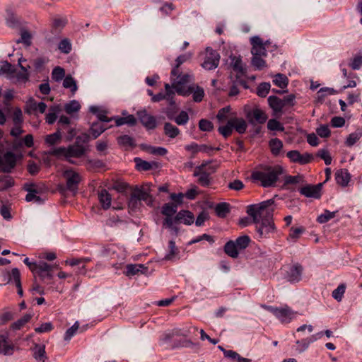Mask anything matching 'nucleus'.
<instances>
[{
  "mask_svg": "<svg viewBox=\"0 0 362 362\" xmlns=\"http://www.w3.org/2000/svg\"><path fill=\"white\" fill-rule=\"evenodd\" d=\"M274 204L273 199L262 202L258 204H252L247 206V213L252 217V223H260L257 227L259 238H269V234L275 230L273 221L274 209L271 206Z\"/></svg>",
  "mask_w": 362,
  "mask_h": 362,
  "instance_id": "nucleus-1",
  "label": "nucleus"
},
{
  "mask_svg": "<svg viewBox=\"0 0 362 362\" xmlns=\"http://www.w3.org/2000/svg\"><path fill=\"white\" fill-rule=\"evenodd\" d=\"M283 168L279 165L274 167L266 166L264 171H255L251 175L254 180L260 181L264 187L274 186L279 180V176L283 173Z\"/></svg>",
  "mask_w": 362,
  "mask_h": 362,
  "instance_id": "nucleus-2",
  "label": "nucleus"
},
{
  "mask_svg": "<svg viewBox=\"0 0 362 362\" xmlns=\"http://www.w3.org/2000/svg\"><path fill=\"white\" fill-rule=\"evenodd\" d=\"M194 79L193 74L190 72L182 74L178 69L177 74H171L172 86L176 92L183 96H188L192 93V88L186 85Z\"/></svg>",
  "mask_w": 362,
  "mask_h": 362,
  "instance_id": "nucleus-3",
  "label": "nucleus"
},
{
  "mask_svg": "<svg viewBox=\"0 0 362 362\" xmlns=\"http://www.w3.org/2000/svg\"><path fill=\"white\" fill-rule=\"evenodd\" d=\"M62 175L66 180V189L71 192L73 195H76L78 192V185L82 181L81 175L72 168H69L63 172Z\"/></svg>",
  "mask_w": 362,
  "mask_h": 362,
  "instance_id": "nucleus-4",
  "label": "nucleus"
},
{
  "mask_svg": "<svg viewBox=\"0 0 362 362\" xmlns=\"http://www.w3.org/2000/svg\"><path fill=\"white\" fill-rule=\"evenodd\" d=\"M86 153L83 146L75 144L66 147H59L54 149L51 154L54 156H63L64 157L81 158Z\"/></svg>",
  "mask_w": 362,
  "mask_h": 362,
  "instance_id": "nucleus-5",
  "label": "nucleus"
},
{
  "mask_svg": "<svg viewBox=\"0 0 362 362\" xmlns=\"http://www.w3.org/2000/svg\"><path fill=\"white\" fill-rule=\"evenodd\" d=\"M268 311L272 313L281 322H289L296 314L288 305L281 308H276L269 305H262Z\"/></svg>",
  "mask_w": 362,
  "mask_h": 362,
  "instance_id": "nucleus-6",
  "label": "nucleus"
},
{
  "mask_svg": "<svg viewBox=\"0 0 362 362\" xmlns=\"http://www.w3.org/2000/svg\"><path fill=\"white\" fill-rule=\"evenodd\" d=\"M144 201L147 204L151 205L153 204V199L150 194H148L136 187L133 193L131 195L129 201V206L131 207H136L139 201Z\"/></svg>",
  "mask_w": 362,
  "mask_h": 362,
  "instance_id": "nucleus-7",
  "label": "nucleus"
},
{
  "mask_svg": "<svg viewBox=\"0 0 362 362\" xmlns=\"http://www.w3.org/2000/svg\"><path fill=\"white\" fill-rule=\"evenodd\" d=\"M16 162V156L13 152H6L3 156H0V171L7 173H11L15 168Z\"/></svg>",
  "mask_w": 362,
  "mask_h": 362,
  "instance_id": "nucleus-8",
  "label": "nucleus"
},
{
  "mask_svg": "<svg viewBox=\"0 0 362 362\" xmlns=\"http://www.w3.org/2000/svg\"><path fill=\"white\" fill-rule=\"evenodd\" d=\"M219 61V54L212 49L207 48L206 57L202 64V66L206 70H212L218 66Z\"/></svg>",
  "mask_w": 362,
  "mask_h": 362,
  "instance_id": "nucleus-9",
  "label": "nucleus"
},
{
  "mask_svg": "<svg viewBox=\"0 0 362 362\" xmlns=\"http://www.w3.org/2000/svg\"><path fill=\"white\" fill-rule=\"evenodd\" d=\"M136 116L141 124L146 129H154L157 126L156 117L148 114L146 109L137 111Z\"/></svg>",
  "mask_w": 362,
  "mask_h": 362,
  "instance_id": "nucleus-10",
  "label": "nucleus"
},
{
  "mask_svg": "<svg viewBox=\"0 0 362 362\" xmlns=\"http://www.w3.org/2000/svg\"><path fill=\"white\" fill-rule=\"evenodd\" d=\"M56 266L50 265L45 262H40L37 265L35 274H37L42 281L53 279L52 271Z\"/></svg>",
  "mask_w": 362,
  "mask_h": 362,
  "instance_id": "nucleus-11",
  "label": "nucleus"
},
{
  "mask_svg": "<svg viewBox=\"0 0 362 362\" xmlns=\"http://www.w3.org/2000/svg\"><path fill=\"white\" fill-rule=\"evenodd\" d=\"M322 187V183H318L315 185H306L299 189V192L305 197L320 199L321 197Z\"/></svg>",
  "mask_w": 362,
  "mask_h": 362,
  "instance_id": "nucleus-12",
  "label": "nucleus"
},
{
  "mask_svg": "<svg viewBox=\"0 0 362 362\" xmlns=\"http://www.w3.org/2000/svg\"><path fill=\"white\" fill-rule=\"evenodd\" d=\"M24 189L28 192L25 196V200L28 202H35L42 204L43 199L39 196L40 191L37 189V186L34 183H26L24 185Z\"/></svg>",
  "mask_w": 362,
  "mask_h": 362,
  "instance_id": "nucleus-13",
  "label": "nucleus"
},
{
  "mask_svg": "<svg viewBox=\"0 0 362 362\" xmlns=\"http://www.w3.org/2000/svg\"><path fill=\"white\" fill-rule=\"evenodd\" d=\"M207 163H202L195 168L193 175L198 177V182L203 187H208L211 184L210 173L206 170Z\"/></svg>",
  "mask_w": 362,
  "mask_h": 362,
  "instance_id": "nucleus-14",
  "label": "nucleus"
},
{
  "mask_svg": "<svg viewBox=\"0 0 362 362\" xmlns=\"http://www.w3.org/2000/svg\"><path fill=\"white\" fill-rule=\"evenodd\" d=\"M246 116L249 122L252 124L255 123L263 124L268 118L267 114L259 108L253 109L252 111L247 112Z\"/></svg>",
  "mask_w": 362,
  "mask_h": 362,
  "instance_id": "nucleus-15",
  "label": "nucleus"
},
{
  "mask_svg": "<svg viewBox=\"0 0 362 362\" xmlns=\"http://www.w3.org/2000/svg\"><path fill=\"white\" fill-rule=\"evenodd\" d=\"M252 45L251 53L252 56H267V50L262 40L258 36H254L250 39Z\"/></svg>",
  "mask_w": 362,
  "mask_h": 362,
  "instance_id": "nucleus-16",
  "label": "nucleus"
},
{
  "mask_svg": "<svg viewBox=\"0 0 362 362\" xmlns=\"http://www.w3.org/2000/svg\"><path fill=\"white\" fill-rule=\"evenodd\" d=\"M6 279L7 281L6 283H9L12 281V279L14 281L16 286L18 288V294L21 296H23V288H22V284L21 281V273L18 268H13L12 269L11 272H6Z\"/></svg>",
  "mask_w": 362,
  "mask_h": 362,
  "instance_id": "nucleus-17",
  "label": "nucleus"
},
{
  "mask_svg": "<svg viewBox=\"0 0 362 362\" xmlns=\"http://www.w3.org/2000/svg\"><path fill=\"white\" fill-rule=\"evenodd\" d=\"M33 356L37 362H45L47 359L45 351V345L35 343L33 347L31 348Z\"/></svg>",
  "mask_w": 362,
  "mask_h": 362,
  "instance_id": "nucleus-18",
  "label": "nucleus"
},
{
  "mask_svg": "<svg viewBox=\"0 0 362 362\" xmlns=\"http://www.w3.org/2000/svg\"><path fill=\"white\" fill-rule=\"evenodd\" d=\"M194 221L193 214L187 210H181L175 216V221L176 223L181 222L186 225H191Z\"/></svg>",
  "mask_w": 362,
  "mask_h": 362,
  "instance_id": "nucleus-19",
  "label": "nucleus"
},
{
  "mask_svg": "<svg viewBox=\"0 0 362 362\" xmlns=\"http://www.w3.org/2000/svg\"><path fill=\"white\" fill-rule=\"evenodd\" d=\"M350 174L346 169L338 170L335 173V180L338 185L346 187L350 181Z\"/></svg>",
  "mask_w": 362,
  "mask_h": 362,
  "instance_id": "nucleus-20",
  "label": "nucleus"
},
{
  "mask_svg": "<svg viewBox=\"0 0 362 362\" xmlns=\"http://www.w3.org/2000/svg\"><path fill=\"white\" fill-rule=\"evenodd\" d=\"M134 162L138 170L147 171L159 167V164L156 162H148L138 157L134 158Z\"/></svg>",
  "mask_w": 362,
  "mask_h": 362,
  "instance_id": "nucleus-21",
  "label": "nucleus"
},
{
  "mask_svg": "<svg viewBox=\"0 0 362 362\" xmlns=\"http://www.w3.org/2000/svg\"><path fill=\"white\" fill-rule=\"evenodd\" d=\"M14 346L8 343V337L0 334V354L11 356L13 354Z\"/></svg>",
  "mask_w": 362,
  "mask_h": 362,
  "instance_id": "nucleus-22",
  "label": "nucleus"
},
{
  "mask_svg": "<svg viewBox=\"0 0 362 362\" xmlns=\"http://www.w3.org/2000/svg\"><path fill=\"white\" fill-rule=\"evenodd\" d=\"M303 267L301 265L296 264L293 265L288 272V280L290 282H298L301 279Z\"/></svg>",
  "mask_w": 362,
  "mask_h": 362,
  "instance_id": "nucleus-23",
  "label": "nucleus"
},
{
  "mask_svg": "<svg viewBox=\"0 0 362 362\" xmlns=\"http://www.w3.org/2000/svg\"><path fill=\"white\" fill-rule=\"evenodd\" d=\"M269 107L275 113L281 112L284 107V103H283L281 98L275 95H271L267 99Z\"/></svg>",
  "mask_w": 362,
  "mask_h": 362,
  "instance_id": "nucleus-24",
  "label": "nucleus"
},
{
  "mask_svg": "<svg viewBox=\"0 0 362 362\" xmlns=\"http://www.w3.org/2000/svg\"><path fill=\"white\" fill-rule=\"evenodd\" d=\"M230 121L233 123V127L239 134H244L246 132L247 125L243 118L233 117H230Z\"/></svg>",
  "mask_w": 362,
  "mask_h": 362,
  "instance_id": "nucleus-25",
  "label": "nucleus"
},
{
  "mask_svg": "<svg viewBox=\"0 0 362 362\" xmlns=\"http://www.w3.org/2000/svg\"><path fill=\"white\" fill-rule=\"evenodd\" d=\"M167 117L170 119H173L177 125H185L189 121V115L187 112L182 110L180 112V114L174 117L173 115L171 112H166Z\"/></svg>",
  "mask_w": 362,
  "mask_h": 362,
  "instance_id": "nucleus-26",
  "label": "nucleus"
},
{
  "mask_svg": "<svg viewBox=\"0 0 362 362\" xmlns=\"http://www.w3.org/2000/svg\"><path fill=\"white\" fill-rule=\"evenodd\" d=\"M98 199L104 209H107L111 205L112 197L108 192L103 189L98 193Z\"/></svg>",
  "mask_w": 362,
  "mask_h": 362,
  "instance_id": "nucleus-27",
  "label": "nucleus"
},
{
  "mask_svg": "<svg viewBox=\"0 0 362 362\" xmlns=\"http://www.w3.org/2000/svg\"><path fill=\"white\" fill-rule=\"evenodd\" d=\"M225 253L232 258H237L239 255L238 248L233 240L228 241L224 245Z\"/></svg>",
  "mask_w": 362,
  "mask_h": 362,
  "instance_id": "nucleus-28",
  "label": "nucleus"
},
{
  "mask_svg": "<svg viewBox=\"0 0 362 362\" xmlns=\"http://www.w3.org/2000/svg\"><path fill=\"white\" fill-rule=\"evenodd\" d=\"M118 144L124 147L126 150L128 148H134L136 147V144L134 138L129 135H122L117 139Z\"/></svg>",
  "mask_w": 362,
  "mask_h": 362,
  "instance_id": "nucleus-29",
  "label": "nucleus"
},
{
  "mask_svg": "<svg viewBox=\"0 0 362 362\" xmlns=\"http://www.w3.org/2000/svg\"><path fill=\"white\" fill-rule=\"evenodd\" d=\"M107 127H105L103 124H101L98 122H93L90 127V133L94 139H97L100 134H102Z\"/></svg>",
  "mask_w": 362,
  "mask_h": 362,
  "instance_id": "nucleus-30",
  "label": "nucleus"
},
{
  "mask_svg": "<svg viewBox=\"0 0 362 362\" xmlns=\"http://www.w3.org/2000/svg\"><path fill=\"white\" fill-rule=\"evenodd\" d=\"M127 270L124 272L126 276H130L137 274L139 272H142L141 269L147 271V267H144L142 264H127L126 267Z\"/></svg>",
  "mask_w": 362,
  "mask_h": 362,
  "instance_id": "nucleus-31",
  "label": "nucleus"
},
{
  "mask_svg": "<svg viewBox=\"0 0 362 362\" xmlns=\"http://www.w3.org/2000/svg\"><path fill=\"white\" fill-rule=\"evenodd\" d=\"M189 88H192V93L193 97V100L196 103H199L203 100L204 96V89L195 84H192L189 86Z\"/></svg>",
  "mask_w": 362,
  "mask_h": 362,
  "instance_id": "nucleus-32",
  "label": "nucleus"
},
{
  "mask_svg": "<svg viewBox=\"0 0 362 362\" xmlns=\"http://www.w3.org/2000/svg\"><path fill=\"white\" fill-rule=\"evenodd\" d=\"M186 150L192 151L193 153H197L198 152H208L210 150L214 149L211 146H208L206 145H198L197 144H192L185 147ZM216 150H220L219 148H215Z\"/></svg>",
  "mask_w": 362,
  "mask_h": 362,
  "instance_id": "nucleus-33",
  "label": "nucleus"
},
{
  "mask_svg": "<svg viewBox=\"0 0 362 362\" xmlns=\"http://www.w3.org/2000/svg\"><path fill=\"white\" fill-rule=\"evenodd\" d=\"M164 134L171 138H175L180 134V129L170 122H165L163 127Z\"/></svg>",
  "mask_w": 362,
  "mask_h": 362,
  "instance_id": "nucleus-34",
  "label": "nucleus"
},
{
  "mask_svg": "<svg viewBox=\"0 0 362 362\" xmlns=\"http://www.w3.org/2000/svg\"><path fill=\"white\" fill-rule=\"evenodd\" d=\"M230 211V204L226 202L218 204L215 207V212L218 217L224 218Z\"/></svg>",
  "mask_w": 362,
  "mask_h": 362,
  "instance_id": "nucleus-35",
  "label": "nucleus"
},
{
  "mask_svg": "<svg viewBox=\"0 0 362 362\" xmlns=\"http://www.w3.org/2000/svg\"><path fill=\"white\" fill-rule=\"evenodd\" d=\"M141 148L143 150H145L153 155L165 156L168 152V151L165 148L155 147V146H148L146 144H141Z\"/></svg>",
  "mask_w": 362,
  "mask_h": 362,
  "instance_id": "nucleus-36",
  "label": "nucleus"
},
{
  "mask_svg": "<svg viewBox=\"0 0 362 362\" xmlns=\"http://www.w3.org/2000/svg\"><path fill=\"white\" fill-rule=\"evenodd\" d=\"M61 111V108L59 105H54L52 106L49 108V112L47 114L45 120L46 122L49 124H53L57 118V114Z\"/></svg>",
  "mask_w": 362,
  "mask_h": 362,
  "instance_id": "nucleus-37",
  "label": "nucleus"
},
{
  "mask_svg": "<svg viewBox=\"0 0 362 362\" xmlns=\"http://www.w3.org/2000/svg\"><path fill=\"white\" fill-rule=\"evenodd\" d=\"M63 87L70 88L72 95L75 94L78 88L76 81L71 75H68L64 78Z\"/></svg>",
  "mask_w": 362,
  "mask_h": 362,
  "instance_id": "nucleus-38",
  "label": "nucleus"
},
{
  "mask_svg": "<svg viewBox=\"0 0 362 362\" xmlns=\"http://www.w3.org/2000/svg\"><path fill=\"white\" fill-rule=\"evenodd\" d=\"M177 204L173 203H166L161 209V214L165 216H173L177 212Z\"/></svg>",
  "mask_w": 362,
  "mask_h": 362,
  "instance_id": "nucleus-39",
  "label": "nucleus"
},
{
  "mask_svg": "<svg viewBox=\"0 0 362 362\" xmlns=\"http://www.w3.org/2000/svg\"><path fill=\"white\" fill-rule=\"evenodd\" d=\"M191 57H192V54L189 53L178 56L177 57V59H175V65L174 66V67L172 69V75H175V74H177L178 69H180V66L184 62L189 60L191 58Z\"/></svg>",
  "mask_w": 362,
  "mask_h": 362,
  "instance_id": "nucleus-40",
  "label": "nucleus"
},
{
  "mask_svg": "<svg viewBox=\"0 0 362 362\" xmlns=\"http://www.w3.org/2000/svg\"><path fill=\"white\" fill-rule=\"evenodd\" d=\"M269 144L271 148V151L274 156L279 155L281 148H283L282 141L277 138L271 139Z\"/></svg>",
  "mask_w": 362,
  "mask_h": 362,
  "instance_id": "nucleus-41",
  "label": "nucleus"
},
{
  "mask_svg": "<svg viewBox=\"0 0 362 362\" xmlns=\"http://www.w3.org/2000/svg\"><path fill=\"white\" fill-rule=\"evenodd\" d=\"M317 338L315 336L313 335L311 337L308 339H304L302 340H298L296 341L297 347L296 350L299 352H303L309 346L310 344L315 341Z\"/></svg>",
  "mask_w": 362,
  "mask_h": 362,
  "instance_id": "nucleus-42",
  "label": "nucleus"
},
{
  "mask_svg": "<svg viewBox=\"0 0 362 362\" xmlns=\"http://www.w3.org/2000/svg\"><path fill=\"white\" fill-rule=\"evenodd\" d=\"M233 123L230 119H228L227 123L224 126H221L218 128V132L224 137L228 138L233 132Z\"/></svg>",
  "mask_w": 362,
  "mask_h": 362,
  "instance_id": "nucleus-43",
  "label": "nucleus"
},
{
  "mask_svg": "<svg viewBox=\"0 0 362 362\" xmlns=\"http://www.w3.org/2000/svg\"><path fill=\"white\" fill-rule=\"evenodd\" d=\"M225 357L231 359L233 362H248L250 359L242 357L238 353L233 350L225 351Z\"/></svg>",
  "mask_w": 362,
  "mask_h": 362,
  "instance_id": "nucleus-44",
  "label": "nucleus"
},
{
  "mask_svg": "<svg viewBox=\"0 0 362 362\" xmlns=\"http://www.w3.org/2000/svg\"><path fill=\"white\" fill-rule=\"evenodd\" d=\"M273 83L281 88H286L288 83V79L286 76L282 74H277Z\"/></svg>",
  "mask_w": 362,
  "mask_h": 362,
  "instance_id": "nucleus-45",
  "label": "nucleus"
},
{
  "mask_svg": "<svg viewBox=\"0 0 362 362\" xmlns=\"http://www.w3.org/2000/svg\"><path fill=\"white\" fill-rule=\"evenodd\" d=\"M80 108H81L80 103L77 100H73L70 101L69 103H66L64 105L65 112L69 115H71L74 112H77L78 111H79Z\"/></svg>",
  "mask_w": 362,
  "mask_h": 362,
  "instance_id": "nucleus-46",
  "label": "nucleus"
},
{
  "mask_svg": "<svg viewBox=\"0 0 362 362\" xmlns=\"http://www.w3.org/2000/svg\"><path fill=\"white\" fill-rule=\"evenodd\" d=\"M88 170H95L105 166L104 163L99 159L88 160L86 163Z\"/></svg>",
  "mask_w": 362,
  "mask_h": 362,
  "instance_id": "nucleus-47",
  "label": "nucleus"
},
{
  "mask_svg": "<svg viewBox=\"0 0 362 362\" xmlns=\"http://www.w3.org/2000/svg\"><path fill=\"white\" fill-rule=\"evenodd\" d=\"M231 66L234 71L239 72L240 74L244 73V66L242 59L240 57L234 56L231 57Z\"/></svg>",
  "mask_w": 362,
  "mask_h": 362,
  "instance_id": "nucleus-48",
  "label": "nucleus"
},
{
  "mask_svg": "<svg viewBox=\"0 0 362 362\" xmlns=\"http://www.w3.org/2000/svg\"><path fill=\"white\" fill-rule=\"evenodd\" d=\"M271 88V85L267 82H262L259 84L257 88V94L258 96L265 98L269 93Z\"/></svg>",
  "mask_w": 362,
  "mask_h": 362,
  "instance_id": "nucleus-49",
  "label": "nucleus"
},
{
  "mask_svg": "<svg viewBox=\"0 0 362 362\" xmlns=\"http://www.w3.org/2000/svg\"><path fill=\"white\" fill-rule=\"evenodd\" d=\"M62 132L60 130L57 131L51 134H49L45 138V142L49 145H54L61 140Z\"/></svg>",
  "mask_w": 362,
  "mask_h": 362,
  "instance_id": "nucleus-50",
  "label": "nucleus"
},
{
  "mask_svg": "<svg viewBox=\"0 0 362 362\" xmlns=\"http://www.w3.org/2000/svg\"><path fill=\"white\" fill-rule=\"evenodd\" d=\"M234 242L236 244L238 250H242L248 247L250 243V238L248 235H243L238 237Z\"/></svg>",
  "mask_w": 362,
  "mask_h": 362,
  "instance_id": "nucleus-51",
  "label": "nucleus"
},
{
  "mask_svg": "<svg viewBox=\"0 0 362 362\" xmlns=\"http://www.w3.org/2000/svg\"><path fill=\"white\" fill-rule=\"evenodd\" d=\"M337 213V211L331 212L328 210H325L324 213L320 214L317 217V221L320 223H327L330 219L334 218Z\"/></svg>",
  "mask_w": 362,
  "mask_h": 362,
  "instance_id": "nucleus-52",
  "label": "nucleus"
},
{
  "mask_svg": "<svg viewBox=\"0 0 362 362\" xmlns=\"http://www.w3.org/2000/svg\"><path fill=\"white\" fill-rule=\"evenodd\" d=\"M31 318L32 315L30 314H25L23 317L11 325L12 329L16 330L20 329L24 325L29 322Z\"/></svg>",
  "mask_w": 362,
  "mask_h": 362,
  "instance_id": "nucleus-53",
  "label": "nucleus"
},
{
  "mask_svg": "<svg viewBox=\"0 0 362 362\" xmlns=\"http://www.w3.org/2000/svg\"><path fill=\"white\" fill-rule=\"evenodd\" d=\"M65 77H66L65 76V71L63 68H62L60 66H56L52 70V78L54 81L59 82V81H62L63 78H64Z\"/></svg>",
  "mask_w": 362,
  "mask_h": 362,
  "instance_id": "nucleus-54",
  "label": "nucleus"
},
{
  "mask_svg": "<svg viewBox=\"0 0 362 362\" xmlns=\"http://www.w3.org/2000/svg\"><path fill=\"white\" fill-rule=\"evenodd\" d=\"M15 145L21 147L23 145L28 148H31L34 145L33 136L32 134H27L22 140L15 142Z\"/></svg>",
  "mask_w": 362,
  "mask_h": 362,
  "instance_id": "nucleus-55",
  "label": "nucleus"
},
{
  "mask_svg": "<svg viewBox=\"0 0 362 362\" xmlns=\"http://www.w3.org/2000/svg\"><path fill=\"white\" fill-rule=\"evenodd\" d=\"M169 248H170V252H169V253H168L165 255V257L164 258L165 260L173 259L175 258V255H177L179 252V250H178L177 247H176L175 243L174 240L169 241Z\"/></svg>",
  "mask_w": 362,
  "mask_h": 362,
  "instance_id": "nucleus-56",
  "label": "nucleus"
},
{
  "mask_svg": "<svg viewBox=\"0 0 362 362\" xmlns=\"http://www.w3.org/2000/svg\"><path fill=\"white\" fill-rule=\"evenodd\" d=\"M31 38L32 36L30 33L25 29L21 30V39L18 40L17 43L23 42L26 46H30L31 45Z\"/></svg>",
  "mask_w": 362,
  "mask_h": 362,
  "instance_id": "nucleus-57",
  "label": "nucleus"
},
{
  "mask_svg": "<svg viewBox=\"0 0 362 362\" xmlns=\"http://www.w3.org/2000/svg\"><path fill=\"white\" fill-rule=\"evenodd\" d=\"M59 49L61 52L69 54L71 50V44L69 39L64 38L59 43Z\"/></svg>",
  "mask_w": 362,
  "mask_h": 362,
  "instance_id": "nucleus-58",
  "label": "nucleus"
},
{
  "mask_svg": "<svg viewBox=\"0 0 362 362\" xmlns=\"http://www.w3.org/2000/svg\"><path fill=\"white\" fill-rule=\"evenodd\" d=\"M263 56H252V64L258 70L262 69L266 66V62L262 58Z\"/></svg>",
  "mask_w": 362,
  "mask_h": 362,
  "instance_id": "nucleus-59",
  "label": "nucleus"
},
{
  "mask_svg": "<svg viewBox=\"0 0 362 362\" xmlns=\"http://www.w3.org/2000/svg\"><path fill=\"white\" fill-rule=\"evenodd\" d=\"M267 128L272 131L283 132L284 130V126L275 119H271L268 121Z\"/></svg>",
  "mask_w": 362,
  "mask_h": 362,
  "instance_id": "nucleus-60",
  "label": "nucleus"
},
{
  "mask_svg": "<svg viewBox=\"0 0 362 362\" xmlns=\"http://www.w3.org/2000/svg\"><path fill=\"white\" fill-rule=\"evenodd\" d=\"M70 119L64 115H62L59 117V119L57 122V129L60 130L61 132L64 133V129H66V127H69V125L70 124Z\"/></svg>",
  "mask_w": 362,
  "mask_h": 362,
  "instance_id": "nucleus-61",
  "label": "nucleus"
},
{
  "mask_svg": "<svg viewBox=\"0 0 362 362\" xmlns=\"http://www.w3.org/2000/svg\"><path fill=\"white\" fill-rule=\"evenodd\" d=\"M362 133L361 132L351 133L347 137L345 144L347 146H352L360 139Z\"/></svg>",
  "mask_w": 362,
  "mask_h": 362,
  "instance_id": "nucleus-62",
  "label": "nucleus"
},
{
  "mask_svg": "<svg viewBox=\"0 0 362 362\" xmlns=\"http://www.w3.org/2000/svg\"><path fill=\"white\" fill-rule=\"evenodd\" d=\"M230 106H226L225 107L220 109L216 115V118L218 122H223L224 121H226L228 119V113L230 112Z\"/></svg>",
  "mask_w": 362,
  "mask_h": 362,
  "instance_id": "nucleus-63",
  "label": "nucleus"
},
{
  "mask_svg": "<svg viewBox=\"0 0 362 362\" xmlns=\"http://www.w3.org/2000/svg\"><path fill=\"white\" fill-rule=\"evenodd\" d=\"M199 128L203 132H211L214 129V124L208 119H202L199 122Z\"/></svg>",
  "mask_w": 362,
  "mask_h": 362,
  "instance_id": "nucleus-64",
  "label": "nucleus"
}]
</instances>
